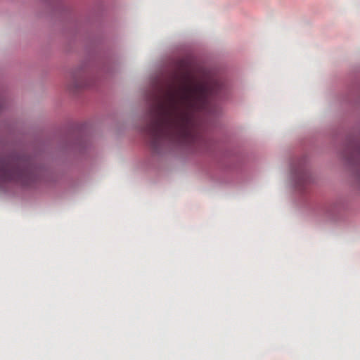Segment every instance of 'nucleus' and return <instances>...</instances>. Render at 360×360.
<instances>
[{"label":"nucleus","mask_w":360,"mask_h":360,"mask_svg":"<svg viewBox=\"0 0 360 360\" xmlns=\"http://www.w3.org/2000/svg\"><path fill=\"white\" fill-rule=\"evenodd\" d=\"M224 88L217 78L195 81L189 71L176 75L155 96L146 127L151 147L158 150L165 143L191 145L200 137L198 112L212 114L214 98Z\"/></svg>","instance_id":"1"},{"label":"nucleus","mask_w":360,"mask_h":360,"mask_svg":"<svg viewBox=\"0 0 360 360\" xmlns=\"http://www.w3.org/2000/svg\"><path fill=\"white\" fill-rule=\"evenodd\" d=\"M34 167L22 158H0V184L15 182L30 186L35 180Z\"/></svg>","instance_id":"2"},{"label":"nucleus","mask_w":360,"mask_h":360,"mask_svg":"<svg viewBox=\"0 0 360 360\" xmlns=\"http://www.w3.org/2000/svg\"><path fill=\"white\" fill-rule=\"evenodd\" d=\"M295 177L297 181V184L298 185H301L302 184L307 181L308 176L304 169H299L297 172H295Z\"/></svg>","instance_id":"3"},{"label":"nucleus","mask_w":360,"mask_h":360,"mask_svg":"<svg viewBox=\"0 0 360 360\" xmlns=\"http://www.w3.org/2000/svg\"><path fill=\"white\" fill-rule=\"evenodd\" d=\"M75 86H76V87L80 88V87H83L84 85L82 84H76Z\"/></svg>","instance_id":"4"}]
</instances>
